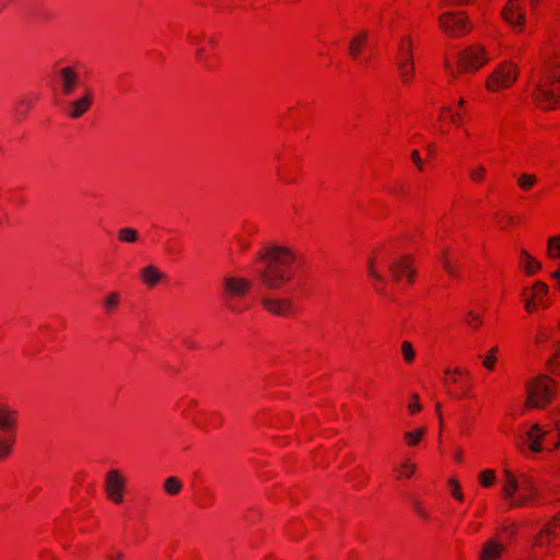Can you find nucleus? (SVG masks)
I'll use <instances>...</instances> for the list:
<instances>
[{
    "label": "nucleus",
    "instance_id": "f257e3e1",
    "mask_svg": "<svg viewBox=\"0 0 560 560\" xmlns=\"http://www.w3.org/2000/svg\"><path fill=\"white\" fill-rule=\"evenodd\" d=\"M294 254L287 247L272 246L259 254L264 268L258 271L262 284L269 290H277L292 279L290 270Z\"/></svg>",
    "mask_w": 560,
    "mask_h": 560
},
{
    "label": "nucleus",
    "instance_id": "f03ea898",
    "mask_svg": "<svg viewBox=\"0 0 560 560\" xmlns=\"http://www.w3.org/2000/svg\"><path fill=\"white\" fill-rule=\"evenodd\" d=\"M557 63L546 65L541 74L533 82L532 96L542 109H555L560 105V73Z\"/></svg>",
    "mask_w": 560,
    "mask_h": 560
},
{
    "label": "nucleus",
    "instance_id": "7ed1b4c3",
    "mask_svg": "<svg viewBox=\"0 0 560 560\" xmlns=\"http://www.w3.org/2000/svg\"><path fill=\"white\" fill-rule=\"evenodd\" d=\"M505 483L503 493L511 499V505L522 506L538 494L534 480L526 474L514 475L511 470L503 471Z\"/></svg>",
    "mask_w": 560,
    "mask_h": 560
},
{
    "label": "nucleus",
    "instance_id": "20e7f679",
    "mask_svg": "<svg viewBox=\"0 0 560 560\" xmlns=\"http://www.w3.org/2000/svg\"><path fill=\"white\" fill-rule=\"evenodd\" d=\"M553 393V381L546 375H541L527 386L526 406L542 408L551 401Z\"/></svg>",
    "mask_w": 560,
    "mask_h": 560
},
{
    "label": "nucleus",
    "instance_id": "39448f33",
    "mask_svg": "<svg viewBox=\"0 0 560 560\" xmlns=\"http://www.w3.org/2000/svg\"><path fill=\"white\" fill-rule=\"evenodd\" d=\"M545 439L550 443V450L559 445L560 429L558 423H555V429L551 431H545L538 424H534L523 436L524 443L527 445L528 450L535 453L542 450L541 441Z\"/></svg>",
    "mask_w": 560,
    "mask_h": 560
},
{
    "label": "nucleus",
    "instance_id": "423d86ee",
    "mask_svg": "<svg viewBox=\"0 0 560 560\" xmlns=\"http://www.w3.org/2000/svg\"><path fill=\"white\" fill-rule=\"evenodd\" d=\"M517 77V67L512 62H503L489 77L487 89L493 92L508 89L516 81Z\"/></svg>",
    "mask_w": 560,
    "mask_h": 560
},
{
    "label": "nucleus",
    "instance_id": "0eeeda50",
    "mask_svg": "<svg viewBox=\"0 0 560 560\" xmlns=\"http://www.w3.org/2000/svg\"><path fill=\"white\" fill-rule=\"evenodd\" d=\"M468 19L464 12H445L440 16V25L451 36H462L468 31Z\"/></svg>",
    "mask_w": 560,
    "mask_h": 560
},
{
    "label": "nucleus",
    "instance_id": "6e6552de",
    "mask_svg": "<svg viewBox=\"0 0 560 560\" xmlns=\"http://www.w3.org/2000/svg\"><path fill=\"white\" fill-rule=\"evenodd\" d=\"M489 60L485 49L480 46H472L459 54L458 67L462 71H475Z\"/></svg>",
    "mask_w": 560,
    "mask_h": 560
},
{
    "label": "nucleus",
    "instance_id": "1a4fd4ad",
    "mask_svg": "<svg viewBox=\"0 0 560 560\" xmlns=\"http://www.w3.org/2000/svg\"><path fill=\"white\" fill-rule=\"evenodd\" d=\"M126 479L119 470L112 469L106 474L105 478V491L110 500L115 503L122 502V492L125 488Z\"/></svg>",
    "mask_w": 560,
    "mask_h": 560
},
{
    "label": "nucleus",
    "instance_id": "9d476101",
    "mask_svg": "<svg viewBox=\"0 0 560 560\" xmlns=\"http://www.w3.org/2000/svg\"><path fill=\"white\" fill-rule=\"evenodd\" d=\"M388 271L395 282H398L402 276H406L409 282H412L416 269L412 267L410 256H400L389 262Z\"/></svg>",
    "mask_w": 560,
    "mask_h": 560
},
{
    "label": "nucleus",
    "instance_id": "9b49d317",
    "mask_svg": "<svg viewBox=\"0 0 560 560\" xmlns=\"http://www.w3.org/2000/svg\"><path fill=\"white\" fill-rule=\"evenodd\" d=\"M502 18L510 25L522 30L523 23L525 21V13L516 0H509L502 10Z\"/></svg>",
    "mask_w": 560,
    "mask_h": 560
},
{
    "label": "nucleus",
    "instance_id": "f8f14e48",
    "mask_svg": "<svg viewBox=\"0 0 560 560\" xmlns=\"http://www.w3.org/2000/svg\"><path fill=\"white\" fill-rule=\"evenodd\" d=\"M261 304L266 311L278 316H287L291 311V302L287 299L262 296Z\"/></svg>",
    "mask_w": 560,
    "mask_h": 560
},
{
    "label": "nucleus",
    "instance_id": "ddd939ff",
    "mask_svg": "<svg viewBox=\"0 0 560 560\" xmlns=\"http://www.w3.org/2000/svg\"><path fill=\"white\" fill-rule=\"evenodd\" d=\"M225 292L231 296H243L252 287V281L238 277H225L223 280Z\"/></svg>",
    "mask_w": 560,
    "mask_h": 560
},
{
    "label": "nucleus",
    "instance_id": "4468645a",
    "mask_svg": "<svg viewBox=\"0 0 560 560\" xmlns=\"http://www.w3.org/2000/svg\"><path fill=\"white\" fill-rule=\"evenodd\" d=\"M557 537H560V514L536 536L535 544L540 547L548 546Z\"/></svg>",
    "mask_w": 560,
    "mask_h": 560
},
{
    "label": "nucleus",
    "instance_id": "2eb2a0df",
    "mask_svg": "<svg viewBox=\"0 0 560 560\" xmlns=\"http://www.w3.org/2000/svg\"><path fill=\"white\" fill-rule=\"evenodd\" d=\"M59 77L62 93L65 95L72 94L78 83V73L75 72V70L70 67L62 68L59 71Z\"/></svg>",
    "mask_w": 560,
    "mask_h": 560
},
{
    "label": "nucleus",
    "instance_id": "dca6fc26",
    "mask_svg": "<svg viewBox=\"0 0 560 560\" xmlns=\"http://www.w3.org/2000/svg\"><path fill=\"white\" fill-rule=\"evenodd\" d=\"M91 104H92V92H91V90L88 89L85 91V93L80 98H78L77 101H74L70 104L71 112L69 113V116L71 118L81 117L84 113H86L89 110V108L91 107Z\"/></svg>",
    "mask_w": 560,
    "mask_h": 560
},
{
    "label": "nucleus",
    "instance_id": "f3484780",
    "mask_svg": "<svg viewBox=\"0 0 560 560\" xmlns=\"http://www.w3.org/2000/svg\"><path fill=\"white\" fill-rule=\"evenodd\" d=\"M165 275L155 266L149 265L141 270V278L148 287H154Z\"/></svg>",
    "mask_w": 560,
    "mask_h": 560
},
{
    "label": "nucleus",
    "instance_id": "a211bd4d",
    "mask_svg": "<svg viewBox=\"0 0 560 560\" xmlns=\"http://www.w3.org/2000/svg\"><path fill=\"white\" fill-rule=\"evenodd\" d=\"M503 547L491 540L487 542L481 551L480 560H497L502 551Z\"/></svg>",
    "mask_w": 560,
    "mask_h": 560
},
{
    "label": "nucleus",
    "instance_id": "6ab92c4d",
    "mask_svg": "<svg viewBox=\"0 0 560 560\" xmlns=\"http://www.w3.org/2000/svg\"><path fill=\"white\" fill-rule=\"evenodd\" d=\"M369 38V33L366 31H361L357 36H354L349 44V52L352 57H358L362 46L366 43Z\"/></svg>",
    "mask_w": 560,
    "mask_h": 560
},
{
    "label": "nucleus",
    "instance_id": "aec40b11",
    "mask_svg": "<svg viewBox=\"0 0 560 560\" xmlns=\"http://www.w3.org/2000/svg\"><path fill=\"white\" fill-rule=\"evenodd\" d=\"M397 63L405 62L406 60L413 62L411 52V40L409 37L404 38L399 44V51L396 57Z\"/></svg>",
    "mask_w": 560,
    "mask_h": 560
},
{
    "label": "nucleus",
    "instance_id": "412c9836",
    "mask_svg": "<svg viewBox=\"0 0 560 560\" xmlns=\"http://www.w3.org/2000/svg\"><path fill=\"white\" fill-rule=\"evenodd\" d=\"M397 66L401 81L404 83H409L412 80L415 73L413 62L406 60L405 62L397 63Z\"/></svg>",
    "mask_w": 560,
    "mask_h": 560
},
{
    "label": "nucleus",
    "instance_id": "4be33fe9",
    "mask_svg": "<svg viewBox=\"0 0 560 560\" xmlns=\"http://www.w3.org/2000/svg\"><path fill=\"white\" fill-rule=\"evenodd\" d=\"M183 489V482L177 477H168L164 481V490L170 495L178 494Z\"/></svg>",
    "mask_w": 560,
    "mask_h": 560
},
{
    "label": "nucleus",
    "instance_id": "5701e85b",
    "mask_svg": "<svg viewBox=\"0 0 560 560\" xmlns=\"http://www.w3.org/2000/svg\"><path fill=\"white\" fill-rule=\"evenodd\" d=\"M522 257L525 259V270L527 275H534L541 268V264L536 260L533 256H530L526 250H521Z\"/></svg>",
    "mask_w": 560,
    "mask_h": 560
},
{
    "label": "nucleus",
    "instance_id": "b1692460",
    "mask_svg": "<svg viewBox=\"0 0 560 560\" xmlns=\"http://www.w3.org/2000/svg\"><path fill=\"white\" fill-rule=\"evenodd\" d=\"M118 238L125 243H136L139 240V233L132 228H122L118 231Z\"/></svg>",
    "mask_w": 560,
    "mask_h": 560
},
{
    "label": "nucleus",
    "instance_id": "393cba45",
    "mask_svg": "<svg viewBox=\"0 0 560 560\" xmlns=\"http://www.w3.org/2000/svg\"><path fill=\"white\" fill-rule=\"evenodd\" d=\"M120 295L118 292H110L103 301V307L106 313H112L119 304Z\"/></svg>",
    "mask_w": 560,
    "mask_h": 560
},
{
    "label": "nucleus",
    "instance_id": "a878e982",
    "mask_svg": "<svg viewBox=\"0 0 560 560\" xmlns=\"http://www.w3.org/2000/svg\"><path fill=\"white\" fill-rule=\"evenodd\" d=\"M425 434V428H419L415 431H408L404 434V438L408 445L415 446L417 445L422 436Z\"/></svg>",
    "mask_w": 560,
    "mask_h": 560
},
{
    "label": "nucleus",
    "instance_id": "bb28decb",
    "mask_svg": "<svg viewBox=\"0 0 560 560\" xmlns=\"http://www.w3.org/2000/svg\"><path fill=\"white\" fill-rule=\"evenodd\" d=\"M12 413V411L5 408H0V430L8 431L13 425L14 419Z\"/></svg>",
    "mask_w": 560,
    "mask_h": 560
},
{
    "label": "nucleus",
    "instance_id": "cd10ccee",
    "mask_svg": "<svg viewBox=\"0 0 560 560\" xmlns=\"http://www.w3.org/2000/svg\"><path fill=\"white\" fill-rule=\"evenodd\" d=\"M536 182H537L536 176L534 174H528V173L522 174L517 179L518 187L522 190L530 189L536 184Z\"/></svg>",
    "mask_w": 560,
    "mask_h": 560
},
{
    "label": "nucleus",
    "instance_id": "c85d7f7f",
    "mask_svg": "<svg viewBox=\"0 0 560 560\" xmlns=\"http://www.w3.org/2000/svg\"><path fill=\"white\" fill-rule=\"evenodd\" d=\"M401 354L406 363H411L415 360L416 351L410 341H402L401 343Z\"/></svg>",
    "mask_w": 560,
    "mask_h": 560
},
{
    "label": "nucleus",
    "instance_id": "c756f323",
    "mask_svg": "<svg viewBox=\"0 0 560 560\" xmlns=\"http://www.w3.org/2000/svg\"><path fill=\"white\" fill-rule=\"evenodd\" d=\"M441 260H442L443 269L446 271V273L452 278H456L458 276L457 271H456V267L452 264V261L447 257L446 250H443L441 253Z\"/></svg>",
    "mask_w": 560,
    "mask_h": 560
},
{
    "label": "nucleus",
    "instance_id": "7c9ffc66",
    "mask_svg": "<svg viewBox=\"0 0 560 560\" xmlns=\"http://www.w3.org/2000/svg\"><path fill=\"white\" fill-rule=\"evenodd\" d=\"M548 255L551 258L560 257V237L552 236L548 240Z\"/></svg>",
    "mask_w": 560,
    "mask_h": 560
},
{
    "label": "nucleus",
    "instance_id": "2f4dec72",
    "mask_svg": "<svg viewBox=\"0 0 560 560\" xmlns=\"http://www.w3.org/2000/svg\"><path fill=\"white\" fill-rule=\"evenodd\" d=\"M495 479L494 471L491 469H487L482 471L479 476V481L483 487H490Z\"/></svg>",
    "mask_w": 560,
    "mask_h": 560
},
{
    "label": "nucleus",
    "instance_id": "473e14b6",
    "mask_svg": "<svg viewBox=\"0 0 560 560\" xmlns=\"http://www.w3.org/2000/svg\"><path fill=\"white\" fill-rule=\"evenodd\" d=\"M486 174V168L482 165H478L475 168L470 170L469 175L470 178L475 182H480Z\"/></svg>",
    "mask_w": 560,
    "mask_h": 560
},
{
    "label": "nucleus",
    "instance_id": "72a5a7b5",
    "mask_svg": "<svg viewBox=\"0 0 560 560\" xmlns=\"http://www.w3.org/2000/svg\"><path fill=\"white\" fill-rule=\"evenodd\" d=\"M498 351V348H492L490 351H489V354L483 360V365L488 369V370H493L494 368V363H495V353Z\"/></svg>",
    "mask_w": 560,
    "mask_h": 560
},
{
    "label": "nucleus",
    "instance_id": "f704fd0d",
    "mask_svg": "<svg viewBox=\"0 0 560 560\" xmlns=\"http://www.w3.org/2000/svg\"><path fill=\"white\" fill-rule=\"evenodd\" d=\"M534 293L535 295L540 299V296L545 295L548 293V287L546 283L541 282V281H537L534 283Z\"/></svg>",
    "mask_w": 560,
    "mask_h": 560
},
{
    "label": "nucleus",
    "instance_id": "c9c22d12",
    "mask_svg": "<svg viewBox=\"0 0 560 560\" xmlns=\"http://www.w3.org/2000/svg\"><path fill=\"white\" fill-rule=\"evenodd\" d=\"M450 485L453 487V490H452L453 497L456 500L462 501L464 497H463V493L460 492V487H459V483L457 482V480L451 479Z\"/></svg>",
    "mask_w": 560,
    "mask_h": 560
},
{
    "label": "nucleus",
    "instance_id": "e433bc0d",
    "mask_svg": "<svg viewBox=\"0 0 560 560\" xmlns=\"http://www.w3.org/2000/svg\"><path fill=\"white\" fill-rule=\"evenodd\" d=\"M369 273L376 281L383 282L385 280V278L374 268V260L372 259L369 261Z\"/></svg>",
    "mask_w": 560,
    "mask_h": 560
},
{
    "label": "nucleus",
    "instance_id": "4c0bfd02",
    "mask_svg": "<svg viewBox=\"0 0 560 560\" xmlns=\"http://www.w3.org/2000/svg\"><path fill=\"white\" fill-rule=\"evenodd\" d=\"M411 398L412 401L408 405V409L411 413H416L421 410L422 406L419 404V396L417 394H413Z\"/></svg>",
    "mask_w": 560,
    "mask_h": 560
},
{
    "label": "nucleus",
    "instance_id": "58836bf2",
    "mask_svg": "<svg viewBox=\"0 0 560 560\" xmlns=\"http://www.w3.org/2000/svg\"><path fill=\"white\" fill-rule=\"evenodd\" d=\"M11 453V446L8 441L0 439V459L5 458Z\"/></svg>",
    "mask_w": 560,
    "mask_h": 560
},
{
    "label": "nucleus",
    "instance_id": "ea45409f",
    "mask_svg": "<svg viewBox=\"0 0 560 560\" xmlns=\"http://www.w3.org/2000/svg\"><path fill=\"white\" fill-rule=\"evenodd\" d=\"M411 159H412L413 163L417 165V167H418L419 170H422V168H423L422 160H421V158H420V155H419V152H418L417 150H413V151L411 152Z\"/></svg>",
    "mask_w": 560,
    "mask_h": 560
},
{
    "label": "nucleus",
    "instance_id": "a19ab883",
    "mask_svg": "<svg viewBox=\"0 0 560 560\" xmlns=\"http://www.w3.org/2000/svg\"><path fill=\"white\" fill-rule=\"evenodd\" d=\"M413 506L419 516H421L424 520L428 518V513L423 510L419 502H415Z\"/></svg>",
    "mask_w": 560,
    "mask_h": 560
},
{
    "label": "nucleus",
    "instance_id": "79ce46f5",
    "mask_svg": "<svg viewBox=\"0 0 560 560\" xmlns=\"http://www.w3.org/2000/svg\"><path fill=\"white\" fill-rule=\"evenodd\" d=\"M122 558H124V552L119 551V550H117L113 553H109L106 557L107 560H122Z\"/></svg>",
    "mask_w": 560,
    "mask_h": 560
},
{
    "label": "nucleus",
    "instance_id": "37998d69",
    "mask_svg": "<svg viewBox=\"0 0 560 560\" xmlns=\"http://www.w3.org/2000/svg\"><path fill=\"white\" fill-rule=\"evenodd\" d=\"M402 469L405 470L406 476L410 477L415 471V465L405 464L402 465Z\"/></svg>",
    "mask_w": 560,
    "mask_h": 560
},
{
    "label": "nucleus",
    "instance_id": "c03bdc74",
    "mask_svg": "<svg viewBox=\"0 0 560 560\" xmlns=\"http://www.w3.org/2000/svg\"><path fill=\"white\" fill-rule=\"evenodd\" d=\"M525 308L527 312H533L534 311V302L532 299L527 300L525 302Z\"/></svg>",
    "mask_w": 560,
    "mask_h": 560
},
{
    "label": "nucleus",
    "instance_id": "a18cd8bd",
    "mask_svg": "<svg viewBox=\"0 0 560 560\" xmlns=\"http://www.w3.org/2000/svg\"><path fill=\"white\" fill-rule=\"evenodd\" d=\"M445 1L447 2V4H451V5H453V4L460 5V4H465L468 2V0H445Z\"/></svg>",
    "mask_w": 560,
    "mask_h": 560
},
{
    "label": "nucleus",
    "instance_id": "49530a36",
    "mask_svg": "<svg viewBox=\"0 0 560 560\" xmlns=\"http://www.w3.org/2000/svg\"><path fill=\"white\" fill-rule=\"evenodd\" d=\"M435 409H436V412H438V416H439L440 424L442 425V423H443V417H442V415H441V412H440V410H441V404H440V402H436V404H435Z\"/></svg>",
    "mask_w": 560,
    "mask_h": 560
},
{
    "label": "nucleus",
    "instance_id": "de8ad7c7",
    "mask_svg": "<svg viewBox=\"0 0 560 560\" xmlns=\"http://www.w3.org/2000/svg\"><path fill=\"white\" fill-rule=\"evenodd\" d=\"M551 277H552L555 280H557V281H558L559 287H560V270L552 272V273H551Z\"/></svg>",
    "mask_w": 560,
    "mask_h": 560
},
{
    "label": "nucleus",
    "instance_id": "09e8293b",
    "mask_svg": "<svg viewBox=\"0 0 560 560\" xmlns=\"http://www.w3.org/2000/svg\"><path fill=\"white\" fill-rule=\"evenodd\" d=\"M238 242L243 249H247L249 247V243L247 241L240 240Z\"/></svg>",
    "mask_w": 560,
    "mask_h": 560
},
{
    "label": "nucleus",
    "instance_id": "8fccbe9b",
    "mask_svg": "<svg viewBox=\"0 0 560 560\" xmlns=\"http://www.w3.org/2000/svg\"><path fill=\"white\" fill-rule=\"evenodd\" d=\"M197 58L200 59V60H203L205 59V56H203V49H198L197 52Z\"/></svg>",
    "mask_w": 560,
    "mask_h": 560
},
{
    "label": "nucleus",
    "instance_id": "3c124183",
    "mask_svg": "<svg viewBox=\"0 0 560 560\" xmlns=\"http://www.w3.org/2000/svg\"><path fill=\"white\" fill-rule=\"evenodd\" d=\"M468 316H470L472 320L480 323V317L478 315H475L472 312H468Z\"/></svg>",
    "mask_w": 560,
    "mask_h": 560
},
{
    "label": "nucleus",
    "instance_id": "603ef678",
    "mask_svg": "<svg viewBox=\"0 0 560 560\" xmlns=\"http://www.w3.org/2000/svg\"><path fill=\"white\" fill-rule=\"evenodd\" d=\"M459 118H460L459 114H455V115L452 116V121L456 122L457 119H459Z\"/></svg>",
    "mask_w": 560,
    "mask_h": 560
},
{
    "label": "nucleus",
    "instance_id": "864d4df0",
    "mask_svg": "<svg viewBox=\"0 0 560 560\" xmlns=\"http://www.w3.org/2000/svg\"><path fill=\"white\" fill-rule=\"evenodd\" d=\"M454 373L457 374V375H463L465 373V371H463L460 369H455Z\"/></svg>",
    "mask_w": 560,
    "mask_h": 560
},
{
    "label": "nucleus",
    "instance_id": "5fc2aeb1",
    "mask_svg": "<svg viewBox=\"0 0 560 560\" xmlns=\"http://www.w3.org/2000/svg\"><path fill=\"white\" fill-rule=\"evenodd\" d=\"M455 459H457V460H460V459H462V453H460V451H457V452L455 453Z\"/></svg>",
    "mask_w": 560,
    "mask_h": 560
},
{
    "label": "nucleus",
    "instance_id": "6e6d98bb",
    "mask_svg": "<svg viewBox=\"0 0 560 560\" xmlns=\"http://www.w3.org/2000/svg\"><path fill=\"white\" fill-rule=\"evenodd\" d=\"M445 67H446L447 71L450 72V74L454 77V75H455V73H454L453 69H451V68H450V66H448L447 63H446V66H445Z\"/></svg>",
    "mask_w": 560,
    "mask_h": 560
},
{
    "label": "nucleus",
    "instance_id": "4d7b16f0",
    "mask_svg": "<svg viewBox=\"0 0 560 560\" xmlns=\"http://www.w3.org/2000/svg\"><path fill=\"white\" fill-rule=\"evenodd\" d=\"M231 311L232 312H235V313H238V312H242V310L237 308L236 306L232 305L231 306Z\"/></svg>",
    "mask_w": 560,
    "mask_h": 560
},
{
    "label": "nucleus",
    "instance_id": "13d9d810",
    "mask_svg": "<svg viewBox=\"0 0 560 560\" xmlns=\"http://www.w3.org/2000/svg\"><path fill=\"white\" fill-rule=\"evenodd\" d=\"M428 151H429L430 153H432V152L434 151V145H433V144H429V145H428Z\"/></svg>",
    "mask_w": 560,
    "mask_h": 560
},
{
    "label": "nucleus",
    "instance_id": "bf43d9fd",
    "mask_svg": "<svg viewBox=\"0 0 560 560\" xmlns=\"http://www.w3.org/2000/svg\"><path fill=\"white\" fill-rule=\"evenodd\" d=\"M464 104H465V101H464L463 98H460V100L458 101V105H459V106H463Z\"/></svg>",
    "mask_w": 560,
    "mask_h": 560
},
{
    "label": "nucleus",
    "instance_id": "052dcab7",
    "mask_svg": "<svg viewBox=\"0 0 560 560\" xmlns=\"http://www.w3.org/2000/svg\"><path fill=\"white\" fill-rule=\"evenodd\" d=\"M530 2L533 5H535L538 2V0H530Z\"/></svg>",
    "mask_w": 560,
    "mask_h": 560
},
{
    "label": "nucleus",
    "instance_id": "680f3d73",
    "mask_svg": "<svg viewBox=\"0 0 560 560\" xmlns=\"http://www.w3.org/2000/svg\"><path fill=\"white\" fill-rule=\"evenodd\" d=\"M558 355H559V358H560V349H559Z\"/></svg>",
    "mask_w": 560,
    "mask_h": 560
}]
</instances>
